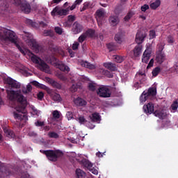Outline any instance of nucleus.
Here are the masks:
<instances>
[{"label":"nucleus","instance_id":"nucleus-56","mask_svg":"<svg viewBox=\"0 0 178 178\" xmlns=\"http://www.w3.org/2000/svg\"><path fill=\"white\" fill-rule=\"evenodd\" d=\"M88 88L90 90V91H95L96 88H95V85L94 83H89L88 85Z\"/></svg>","mask_w":178,"mask_h":178},{"label":"nucleus","instance_id":"nucleus-37","mask_svg":"<svg viewBox=\"0 0 178 178\" xmlns=\"http://www.w3.org/2000/svg\"><path fill=\"white\" fill-rule=\"evenodd\" d=\"M96 15H97V16L98 17L97 19V23H98V24H99V19H101V17H104V11L102 10H97L96 11Z\"/></svg>","mask_w":178,"mask_h":178},{"label":"nucleus","instance_id":"nucleus-22","mask_svg":"<svg viewBox=\"0 0 178 178\" xmlns=\"http://www.w3.org/2000/svg\"><path fill=\"white\" fill-rule=\"evenodd\" d=\"M108 22L111 26L115 27V26H118V24H119V17L116 15H111L108 18Z\"/></svg>","mask_w":178,"mask_h":178},{"label":"nucleus","instance_id":"nucleus-32","mask_svg":"<svg viewBox=\"0 0 178 178\" xmlns=\"http://www.w3.org/2000/svg\"><path fill=\"white\" fill-rule=\"evenodd\" d=\"M159 6H161V0H156L154 2L150 3V8L153 10H155Z\"/></svg>","mask_w":178,"mask_h":178},{"label":"nucleus","instance_id":"nucleus-33","mask_svg":"<svg viewBox=\"0 0 178 178\" xmlns=\"http://www.w3.org/2000/svg\"><path fill=\"white\" fill-rule=\"evenodd\" d=\"M44 35L46 37H51V38H52L53 37H55V32L52 29L44 30Z\"/></svg>","mask_w":178,"mask_h":178},{"label":"nucleus","instance_id":"nucleus-23","mask_svg":"<svg viewBox=\"0 0 178 178\" xmlns=\"http://www.w3.org/2000/svg\"><path fill=\"white\" fill-rule=\"evenodd\" d=\"M103 66L110 70V72H116L118 70V67H116V64L113 63H104Z\"/></svg>","mask_w":178,"mask_h":178},{"label":"nucleus","instance_id":"nucleus-17","mask_svg":"<svg viewBox=\"0 0 178 178\" xmlns=\"http://www.w3.org/2000/svg\"><path fill=\"white\" fill-rule=\"evenodd\" d=\"M143 109L144 112H158V111H155V105L151 102L145 104Z\"/></svg>","mask_w":178,"mask_h":178},{"label":"nucleus","instance_id":"nucleus-31","mask_svg":"<svg viewBox=\"0 0 178 178\" xmlns=\"http://www.w3.org/2000/svg\"><path fill=\"white\" fill-rule=\"evenodd\" d=\"M75 173L76 175L77 178H85L86 177V172L80 168L76 169L75 171Z\"/></svg>","mask_w":178,"mask_h":178},{"label":"nucleus","instance_id":"nucleus-53","mask_svg":"<svg viewBox=\"0 0 178 178\" xmlns=\"http://www.w3.org/2000/svg\"><path fill=\"white\" fill-rule=\"evenodd\" d=\"M148 9H149V6H148V4H144L140 8L142 12H146L147 10H148Z\"/></svg>","mask_w":178,"mask_h":178},{"label":"nucleus","instance_id":"nucleus-3","mask_svg":"<svg viewBox=\"0 0 178 178\" xmlns=\"http://www.w3.org/2000/svg\"><path fill=\"white\" fill-rule=\"evenodd\" d=\"M8 98L10 101L15 102H19V104H23V108H26V105L27 104V99H26L25 97L22 94L21 90H10L8 92Z\"/></svg>","mask_w":178,"mask_h":178},{"label":"nucleus","instance_id":"nucleus-11","mask_svg":"<svg viewBox=\"0 0 178 178\" xmlns=\"http://www.w3.org/2000/svg\"><path fill=\"white\" fill-rule=\"evenodd\" d=\"M147 37V34L144 33L143 32H141L140 31H138L136 35L135 41L138 45H141L143 42H144V40H145V38Z\"/></svg>","mask_w":178,"mask_h":178},{"label":"nucleus","instance_id":"nucleus-48","mask_svg":"<svg viewBox=\"0 0 178 178\" xmlns=\"http://www.w3.org/2000/svg\"><path fill=\"white\" fill-rule=\"evenodd\" d=\"M79 122L80 124H84L86 126V124L87 123V120L84 118V116H80L78 118Z\"/></svg>","mask_w":178,"mask_h":178},{"label":"nucleus","instance_id":"nucleus-58","mask_svg":"<svg viewBox=\"0 0 178 178\" xmlns=\"http://www.w3.org/2000/svg\"><path fill=\"white\" fill-rule=\"evenodd\" d=\"M54 119H59L60 118V113L59 112H54L53 113Z\"/></svg>","mask_w":178,"mask_h":178},{"label":"nucleus","instance_id":"nucleus-15","mask_svg":"<svg viewBox=\"0 0 178 178\" xmlns=\"http://www.w3.org/2000/svg\"><path fill=\"white\" fill-rule=\"evenodd\" d=\"M9 8V3L7 0H0V13L1 15L5 14V12H8Z\"/></svg>","mask_w":178,"mask_h":178},{"label":"nucleus","instance_id":"nucleus-29","mask_svg":"<svg viewBox=\"0 0 178 178\" xmlns=\"http://www.w3.org/2000/svg\"><path fill=\"white\" fill-rule=\"evenodd\" d=\"M81 66H83V67H87V69H90V70H94V69H95V65L88 63V61H83L81 63Z\"/></svg>","mask_w":178,"mask_h":178},{"label":"nucleus","instance_id":"nucleus-52","mask_svg":"<svg viewBox=\"0 0 178 178\" xmlns=\"http://www.w3.org/2000/svg\"><path fill=\"white\" fill-rule=\"evenodd\" d=\"M79 45L80 43H79L78 42H74V43L72 44V49H73V51H77V49H79Z\"/></svg>","mask_w":178,"mask_h":178},{"label":"nucleus","instance_id":"nucleus-34","mask_svg":"<svg viewBox=\"0 0 178 178\" xmlns=\"http://www.w3.org/2000/svg\"><path fill=\"white\" fill-rule=\"evenodd\" d=\"M115 40L116 42H118V44H122L123 41V35L120 33H117L115 35Z\"/></svg>","mask_w":178,"mask_h":178},{"label":"nucleus","instance_id":"nucleus-8","mask_svg":"<svg viewBox=\"0 0 178 178\" xmlns=\"http://www.w3.org/2000/svg\"><path fill=\"white\" fill-rule=\"evenodd\" d=\"M97 94L102 98H109L112 95V92H111V89L108 86H102L98 88Z\"/></svg>","mask_w":178,"mask_h":178},{"label":"nucleus","instance_id":"nucleus-26","mask_svg":"<svg viewBox=\"0 0 178 178\" xmlns=\"http://www.w3.org/2000/svg\"><path fill=\"white\" fill-rule=\"evenodd\" d=\"M57 66H58V68L62 72H70V68L69 67V66L65 65L62 62H60Z\"/></svg>","mask_w":178,"mask_h":178},{"label":"nucleus","instance_id":"nucleus-2","mask_svg":"<svg viewBox=\"0 0 178 178\" xmlns=\"http://www.w3.org/2000/svg\"><path fill=\"white\" fill-rule=\"evenodd\" d=\"M31 84H33V86H35V87H38V88H42V90H44L46 92H47V94L51 97L53 101H55L56 102H60V101H62V97H60V95L55 92V91H54V89H51L49 88V87L42 83H40L37 81H32Z\"/></svg>","mask_w":178,"mask_h":178},{"label":"nucleus","instance_id":"nucleus-42","mask_svg":"<svg viewBox=\"0 0 178 178\" xmlns=\"http://www.w3.org/2000/svg\"><path fill=\"white\" fill-rule=\"evenodd\" d=\"M60 62V61H59V60L56 58V57L55 56L50 57V63H53V65H56L57 66Z\"/></svg>","mask_w":178,"mask_h":178},{"label":"nucleus","instance_id":"nucleus-47","mask_svg":"<svg viewBox=\"0 0 178 178\" xmlns=\"http://www.w3.org/2000/svg\"><path fill=\"white\" fill-rule=\"evenodd\" d=\"M170 108H171L172 111H177V108H178L177 100H175L173 102V103L171 104Z\"/></svg>","mask_w":178,"mask_h":178},{"label":"nucleus","instance_id":"nucleus-55","mask_svg":"<svg viewBox=\"0 0 178 178\" xmlns=\"http://www.w3.org/2000/svg\"><path fill=\"white\" fill-rule=\"evenodd\" d=\"M167 42L168 44H173L175 42V39L172 38V35H168L167 38Z\"/></svg>","mask_w":178,"mask_h":178},{"label":"nucleus","instance_id":"nucleus-54","mask_svg":"<svg viewBox=\"0 0 178 178\" xmlns=\"http://www.w3.org/2000/svg\"><path fill=\"white\" fill-rule=\"evenodd\" d=\"M26 24H29V26H31L32 27L35 26V22H33L31 19H26Z\"/></svg>","mask_w":178,"mask_h":178},{"label":"nucleus","instance_id":"nucleus-41","mask_svg":"<svg viewBox=\"0 0 178 178\" xmlns=\"http://www.w3.org/2000/svg\"><path fill=\"white\" fill-rule=\"evenodd\" d=\"M48 137L49 138H58L59 137V134L54 131H50L48 133Z\"/></svg>","mask_w":178,"mask_h":178},{"label":"nucleus","instance_id":"nucleus-43","mask_svg":"<svg viewBox=\"0 0 178 178\" xmlns=\"http://www.w3.org/2000/svg\"><path fill=\"white\" fill-rule=\"evenodd\" d=\"M87 38V35H86L85 33H82L78 38V41L79 42H81V44H82V42H84V41H86Z\"/></svg>","mask_w":178,"mask_h":178},{"label":"nucleus","instance_id":"nucleus-45","mask_svg":"<svg viewBox=\"0 0 178 178\" xmlns=\"http://www.w3.org/2000/svg\"><path fill=\"white\" fill-rule=\"evenodd\" d=\"M134 15V13L133 12L131 11L129 12L127 15L124 17V20L125 22H129L131 19V17H133Z\"/></svg>","mask_w":178,"mask_h":178},{"label":"nucleus","instance_id":"nucleus-27","mask_svg":"<svg viewBox=\"0 0 178 178\" xmlns=\"http://www.w3.org/2000/svg\"><path fill=\"white\" fill-rule=\"evenodd\" d=\"M146 95H147L148 97H155L156 95V88H149L146 92Z\"/></svg>","mask_w":178,"mask_h":178},{"label":"nucleus","instance_id":"nucleus-60","mask_svg":"<svg viewBox=\"0 0 178 178\" xmlns=\"http://www.w3.org/2000/svg\"><path fill=\"white\" fill-rule=\"evenodd\" d=\"M58 79H60V80H62L63 81H66L67 80L66 76L62 74L58 75Z\"/></svg>","mask_w":178,"mask_h":178},{"label":"nucleus","instance_id":"nucleus-10","mask_svg":"<svg viewBox=\"0 0 178 178\" xmlns=\"http://www.w3.org/2000/svg\"><path fill=\"white\" fill-rule=\"evenodd\" d=\"M152 54V49H151L150 47H147L143 54L142 62L143 63H148V62H149V59L151 58Z\"/></svg>","mask_w":178,"mask_h":178},{"label":"nucleus","instance_id":"nucleus-46","mask_svg":"<svg viewBox=\"0 0 178 178\" xmlns=\"http://www.w3.org/2000/svg\"><path fill=\"white\" fill-rule=\"evenodd\" d=\"M114 60L117 63H122V62H123V60H124V59L123 58V57H122L120 56H115Z\"/></svg>","mask_w":178,"mask_h":178},{"label":"nucleus","instance_id":"nucleus-12","mask_svg":"<svg viewBox=\"0 0 178 178\" xmlns=\"http://www.w3.org/2000/svg\"><path fill=\"white\" fill-rule=\"evenodd\" d=\"M76 161L80 163V165H83L84 168L88 169V170H91V168H92V163L90 162V161L87 160V159L79 157L76 159Z\"/></svg>","mask_w":178,"mask_h":178},{"label":"nucleus","instance_id":"nucleus-30","mask_svg":"<svg viewBox=\"0 0 178 178\" xmlns=\"http://www.w3.org/2000/svg\"><path fill=\"white\" fill-rule=\"evenodd\" d=\"M149 97L147 96L145 91H143L141 95L140 96V104H144L146 101H148Z\"/></svg>","mask_w":178,"mask_h":178},{"label":"nucleus","instance_id":"nucleus-49","mask_svg":"<svg viewBox=\"0 0 178 178\" xmlns=\"http://www.w3.org/2000/svg\"><path fill=\"white\" fill-rule=\"evenodd\" d=\"M85 126H86V127H88V129H94L95 127V125L94 124H92V122L91 121H86V124H85Z\"/></svg>","mask_w":178,"mask_h":178},{"label":"nucleus","instance_id":"nucleus-6","mask_svg":"<svg viewBox=\"0 0 178 178\" xmlns=\"http://www.w3.org/2000/svg\"><path fill=\"white\" fill-rule=\"evenodd\" d=\"M13 3L15 5V6H20L21 10L24 12V13H26V15L31 12V6L27 1L23 0H13Z\"/></svg>","mask_w":178,"mask_h":178},{"label":"nucleus","instance_id":"nucleus-61","mask_svg":"<svg viewBox=\"0 0 178 178\" xmlns=\"http://www.w3.org/2000/svg\"><path fill=\"white\" fill-rule=\"evenodd\" d=\"M67 19H68V22H72L76 20V17L74 15H69L67 17Z\"/></svg>","mask_w":178,"mask_h":178},{"label":"nucleus","instance_id":"nucleus-24","mask_svg":"<svg viewBox=\"0 0 178 178\" xmlns=\"http://www.w3.org/2000/svg\"><path fill=\"white\" fill-rule=\"evenodd\" d=\"M74 104H75L76 106H86L87 102L83 98L77 97L74 99Z\"/></svg>","mask_w":178,"mask_h":178},{"label":"nucleus","instance_id":"nucleus-35","mask_svg":"<svg viewBox=\"0 0 178 178\" xmlns=\"http://www.w3.org/2000/svg\"><path fill=\"white\" fill-rule=\"evenodd\" d=\"M31 59L33 63H36L37 65H40V63H41V60H42L41 58H40L38 56L34 54H33Z\"/></svg>","mask_w":178,"mask_h":178},{"label":"nucleus","instance_id":"nucleus-5","mask_svg":"<svg viewBox=\"0 0 178 178\" xmlns=\"http://www.w3.org/2000/svg\"><path fill=\"white\" fill-rule=\"evenodd\" d=\"M146 114L147 115H154L156 118H159V119H161L162 120L161 122V126L162 127H170V126H172V123L170 122V120H169V118H168V114L166 113L163 112H146Z\"/></svg>","mask_w":178,"mask_h":178},{"label":"nucleus","instance_id":"nucleus-40","mask_svg":"<svg viewBox=\"0 0 178 178\" xmlns=\"http://www.w3.org/2000/svg\"><path fill=\"white\" fill-rule=\"evenodd\" d=\"M54 31L58 35H62V34H63V29H62L60 26H55L54 27Z\"/></svg>","mask_w":178,"mask_h":178},{"label":"nucleus","instance_id":"nucleus-21","mask_svg":"<svg viewBox=\"0 0 178 178\" xmlns=\"http://www.w3.org/2000/svg\"><path fill=\"white\" fill-rule=\"evenodd\" d=\"M47 81L49 84H51L53 88H57V90H62V85L56 82L55 80L51 78H47Z\"/></svg>","mask_w":178,"mask_h":178},{"label":"nucleus","instance_id":"nucleus-9","mask_svg":"<svg viewBox=\"0 0 178 178\" xmlns=\"http://www.w3.org/2000/svg\"><path fill=\"white\" fill-rule=\"evenodd\" d=\"M12 175L10 168L5 166V164L0 161V176L1 177H6Z\"/></svg>","mask_w":178,"mask_h":178},{"label":"nucleus","instance_id":"nucleus-63","mask_svg":"<svg viewBox=\"0 0 178 178\" xmlns=\"http://www.w3.org/2000/svg\"><path fill=\"white\" fill-rule=\"evenodd\" d=\"M149 37L150 38H155V37H156V35L155 33V31L152 30L149 31Z\"/></svg>","mask_w":178,"mask_h":178},{"label":"nucleus","instance_id":"nucleus-44","mask_svg":"<svg viewBox=\"0 0 178 178\" xmlns=\"http://www.w3.org/2000/svg\"><path fill=\"white\" fill-rule=\"evenodd\" d=\"M103 74H104V76L108 79H112V77H113V74L109 72L108 70H103Z\"/></svg>","mask_w":178,"mask_h":178},{"label":"nucleus","instance_id":"nucleus-14","mask_svg":"<svg viewBox=\"0 0 178 178\" xmlns=\"http://www.w3.org/2000/svg\"><path fill=\"white\" fill-rule=\"evenodd\" d=\"M83 25L78 22H75L72 24V31L73 34H79V33H81L83 31Z\"/></svg>","mask_w":178,"mask_h":178},{"label":"nucleus","instance_id":"nucleus-57","mask_svg":"<svg viewBox=\"0 0 178 178\" xmlns=\"http://www.w3.org/2000/svg\"><path fill=\"white\" fill-rule=\"evenodd\" d=\"M164 45L163 43H160L158 44V49H159V53H161V52H163L162 51H163L164 49Z\"/></svg>","mask_w":178,"mask_h":178},{"label":"nucleus","instance_id":"nucleus-64","mask_svg":"<svg viewBox=\"0 0 178 178\" xmlns=\"http://www.w3.org/2000/svg\"><path fill=\"white\" fill-rule=\"evenodd\" d=\"M90 172H91L93 175H98V170H96L95 168H91L90 170H89Z\"/></svg>","mask_w":178,"mask_h":178},{"label":"nucleus","instance_id":"nucleus-36","mask_svg":"<svg viewBox=\"0 0 178 178\" xmlns=\"http://www.w3.org/2000/svg\"><path fill=\"white\" fill-rule=\"evenodd\" d=\"M85 35L86 37H90V38H92L94 35H95V31L92 29H88L85 32Z\"/></svg>","mask_w":178,"mask_h":178},{"label":"nucleus","instance_id":"nucleus-7","mask_svg":"<svg viewBox=\"0 0 178 178\" xmlns=\"http://www.w3.org/2000/svg\"><path fill=\"white\" fill-rule=\"evenodd\" d=\"M70 7L67 8H62L59 6H56L51 12V16H66L69 15Z\"/></svg>","mask_w":178,"mask_h":178},{"label":"nucleus","instance_id":"nucleus-20","mask_svg":"<svg viewBox=\"0 0 178 178\" xmlns=\"http://www.w3.org/2000/svg\"><path fill=\"white\" fill-rule=\"evenodd\" d=\"M134 56L138 58L143 53V44H137L133 49Z\"/></svg>","mask_w":178,"mask_h":178},{"label":"nucleus","instance_id":"nucleus-28","mask_svg":"<svg viewBox=\"0 0 178 178\" xmlns=\"http://www.w3.org/2000/svg\"><path fill=\"white\" fill-rule=\"evenodd\" d=\"M4 133L6 137H8V138H15V137H16L15 132L10 129H4Z\"/></svg>","mask_w":178,"mask_h":178},{"label":"nucleus","instance_id":"nucleus-19","mask_svg":"<svg viewBox=\"0 0 178 178\" xmlns=\"http://www.w3.org/2000/svg\"><path fill=\"white\" fill-rule=\"evenodd\" d=\"M166 59V55L164 52L157 53L156 55V61L159 65H162Z\"/></svg>","mask_w":178,"mask_h":178},{"label":"nucleus","instance_id":"nucleus-39","mask_svg":"<svg viewBox=\"0 0 178 178\" xmlns=\"http://www.w3.org/2000/svg\"><path fill=\"white\" fill-rule=\"evenodd\" d=\"M83 2V0H76L72 6H70V10H74L77 5H80Z\"/></svg>","mask_w":178,"mask_h":178},{"label":"nucleus","instance_id":"nucleus-25","mask_svg":"<svg viewBox=\"0 0 178 178\" xmlns=\"http://www.w3.org/2000/svg\"><path fill=\"white\" fill-rule=\"evenodd\" d=\"M39 66L42 72H44V73H48L49 72V65H48L44 60H40Z\"/></svg>","mask_w":178,"mask_h":178},{"label":"nucleus","instance_id":"nucleus-13","mask_svg":"<svg viewBox=\"0 0 178 178\" xmlns=\"http://www.w3.org/2000/svg\"><path fill=\"white\" fill-rule=\"evenodd\" d=\"M5 82L6 83V84H8V86H10L11 88H20V83L15 81L10 77L6 78Z\"/></svg>","mask_w":178,"mask_h":178},{"label":"nucleus","instance_id":"nucleus-38","mask_svg":"<svg viewBox=\"0 0 178 178\" xmlns=\"http://www.w3.org/2000/svg\"><path fill=\"white\" fill-rule=\"evenodd\" d=\"M161 73V67H156L152 72V74L153 77H156Z\"/></svg>","mask_w":178,"mask_h":178},{"label":"nucleus","instance_id":"nucleus-51","mask_svg":"<svg viewBox=\"0 0 178 178\" xmlns=\"http://www.w3.org/2000/svg\"><path fill=\"white\" fill-rule=\"evenodd\" d=\"M79 90V85L77 84H72L70 88L71 92H76Z\"/></svg>","mask_w":178,"mask_h":178},{"label":"nucleus","instance_id":"nucleus-62","mask_svg":"<svg viewBox=\"0 0 178 178\" xmlns=\"http://www.w3.org/2000/svg\"><path fill=\"white\" fill-rule=\"evenodd\" d=\"M38 99H40V101L42 100V98H44V92H39L37 95Z\"/></svg>","mask_w":178,"mask_h":178},{"label":"nucleus","instance_id":"nucleus-18","mask_svg":"<svg viewBox=\"0 0 178 178\" xmlns=\"http://www.w3.org/2000/svg\"><path fill=\"white\" fill-rule=\"evenodd\" d=\"M15 119H18V120H29V117L27 116V113L21 112V113H13Z\"/></svg>","mask_w":178,"mask_h":178},{"label":"nucleus","instance_id":"nucleus-16","mask_svg":"<svg viewBox=\"0 0 178 178\" xmlns=\"http://www.w3.org/2000/svg\"><path fill=\"white\" fill-rule=\"evenodd\" d=\"M89 120L92 123H101V115L98 113H93L92 115L88 117Z\"/></svg>","mask_w":178,"mask_h":178},{"label":"nucleus","instance_id":"nucleus-1","mask_svg":"<svg viewBox=\"0 0 178 178\" xmlns=\"http://www.w3.org/2000/svg\"><path fill=\"white\" fill-rule=\"evenodd\" d=\"M0 40L1 41H9L12 44H15V47L23 55H26L24 49L17 42V35L13 31L8 29L6 28L0 29Z\"/></svg>","mask_w":178,"mask_h":178},{"label":"nucleus","instance_id":"nucleus-50","mask_svg":"<svg viewBox=\"0 0 178 178\" xmlns=\"http://www.w3.org/2000/svg\"><path fill=\"white\" fill-rule=\"evenodd\" d=\"M172 72L173 73H176L178 74V63H175L173 65V67L171 68Z\"/></svg>","mask_w":178,"mask_h":178},{"label":"nucleus","instance_id":"nucleus-59","mask_svg":"<svg viewBox=\"0 0 178 178\" xmlns=\"http://www.w3.org/2000/svg\"><path fill=\"white\" fill-rule=\"evenodd\" d=\"M35 126H37L38 127H42V126H44V122H41V121H37L35 123Z\"/></svg>","mask_w":178,"mask_h":178},{"label":"nucleus","instance_id":"nucleus-4","mask_svg":"<svg viewBox=\"0 0 178 178\" xmlns=\"http://www.w3.org/2000/svg\"><path fill=\"white\" fill-rule=\"evenodd\" d=\"M41 154L46 155V158L50 161L51 162H57L59 158H62L63 156V152L60 149L56 150H40Z\"/></svg>","mask_w":178,"mask_h":178}]
</instances>
